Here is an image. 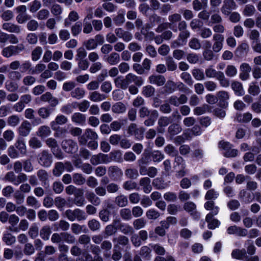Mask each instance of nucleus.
<instances>
[{"label": "nucleus", "mask_w": 261, "mask_h": 261, "mask_svg": "<svg viewBox=\"0 0 261 261\" xmlns=\"http://www.w3.org/2000/svg\"><path fill=\"white\" fill-rule=\"evenodd\" d=\"M65 215L70 221H74L76 219L80 221L85 220L87 218L85 213L79 208H76L74 210L70 209L67 210L65 211Z\"/></svg>", "instance_id": "1"}, {"label": "nucleus", "mask_w": 261, "mask_h": 261, "mask_svg": "<svg viewBox=\"0 0 261 261\" xmlns=\"http://www.w3.org/2000/svg\"><path fill=\"white\" fill-rule=\"evenodd\" d=\"M98 138V135L91 128H87L84 134L78 138V141L80 145H85L88 140H97Z\"/></svg>", "instance_id": "2"}, {"label": "nucleus", "mask_w": 261, "mask_h": 261, "mask_svg": "<svg viewBox=\"0 0 261 261\" xmlns=\"http://www.w3.org/2000/svg\"><path fill=\"white\" fill-rule=\"evenodd\" d=\"M61 146L64 151L69 154H73L78 150L77 143L71 139L63 140Z\"/></svg>", "instance_id": "3"}, {"label": "nucleus", "mask_w": 261, "mask_h": 261, "mask_svg": "<svg viewBox=\"0 0 261 261\" xmlns=\"http://www.w3.org/2000/svg\"><path fill=\"white\" fill-rule=\"evenodd\" d=\"M38 162L41 166L49 167L53 162L52 155L48 151L44 150L38 154Z\"/></svg>", "instance_id": "4"}, {"label": "nucleus", "mask_w": 261, "mask_h": 261, "mask_svg": "<svg viewBox=\"0 0 261 261\" xmlns=\"http://www.w3.org/2000/svg\"><path fill=\"white\" fill-rule=\"evenodd\" d=\"M236 8L237 4L234 0H224L221 8V11L224 15L227 16Z\"/></svg>", "instance_id": "5"}, {"label": "nucleus", "mask_w": 261, "mask_h": 261, "mask_svg": "<svg viewBox=\"0 0 261 261\" xmlns=\"http://www.w3.org/2000/svg\"><path fill=\"white\" fill-rule=\"evenodd\" d=\"M224 39L223 35L219 34H214L213 40L214 43L213 45V50L215 53L219 52L223 47V42Z\"/></svg>", "instance_id": "6"}, {"label": "nucleus", "mask_w": 261, "mask_h": 261, "mask_svg": "<svg viewBox=\"0 0 261 261\" xmlns=\"http://www.w3.org/2000/svg\"><path fill=\"white\" fill-rule=\"evenodd\" d=\"M187 101L188 97L184 94H180L179 97L175 95H172L168 99L169 103L174 107H178L180 105H184L186 103Z\"/></svg>", "instance_id": "7"}, {"label": "nucleus", "mask_w": 261, "mask_h": 261, "mask_svg": "<svg viewBox=\"0 0 261 261\" xmlns=\"http://www.w3.org/2000/svg\"><path fill=\"white\" fill-rule=\"evenodd\" d=\"M40 100L43 102H48L52 108L56 107L59 104L58 98L54 97L49 92H46L40 96Z\"/></svg>", "instance_id": "8"}, {"label": "nucleus", "mask_w": 261, "mask_h": 261, "mask_svg": "<svg viewBox=\"0 0 261 261\" xmlns=\"http://www.w3.org/2000/svg\"><path fill=\"white\" fill-rule=\"evenodd\" d=\"M108 175L115 180L120 179L123 175L122 170L116 166H112L108 168Z\"/></svg>", "instance_id": "9"}, {"label": "nucleus", "mask_w": 261, "mask_h": 261, "mask_svg": "<svg viewBox=\"0 0 261 261\" xmlns=\"http://www.w3.org/2000/svg\"><path fill=\"white\" fill-rule=\"evenodd\" d=\"M196 208V206L193 202H187L184 205V209L190 213L194 219H198L200 218V214L197 212Z\"/></svg>", "instance_id": "10"}, {"label": "nucleus", "mask_w": 261, "mask_h": 261, "mask_svg": "<svg viewBox=\"0 0 261 261\" xmlns=\"http://www.w3.org/2000/svg\"><path fill=\"white\" fill-rule=\"evenodd\" d=\"M162 18L156 13H153L148 17V23L145 24L146 29L150 30L156 25L160 23Z\"/></svg>", "instance_id": "11"}, {"label": "nucleus", "mask_w": 261, "mask_h": 261, "mask_svg": "<svg viewBox=\"0 0 261 261\" xmlns=\"http://www.w3.org/2000/svg\"><path fill=\"white\" fill-rule=\"evenodd\" d=\"M227 232L229 234H236L240 237H245L248 234L246 229L236 225L229 226L227 229Z\"/></svg>", "instance_id": "12"}, {"label": "nucleus", "mask_w": 261, "mask_h": 261, "mask_svg": "<svg viewBox=\"0 0 261 261\" xmlns=\"http://www.w3.org/2000/svg\"><path fill=\"white\" fill-rule=\"evenodd\" d=\"M125 80L126 81V84L128 87V85L132 83L138 86H141L143 83V80L140 76H138L136 75L129 73L125 76Z\"/></svg>", "instance_id": "13"}, {"label": "nucleus", "mask_w": 261, "mask_h": 261, "mask_svg": "<svg viewBox=\"0 0 261 261\" xmlns=\"http://www.w3.org/2000/svg\"><path fill=\"white\" fill-rule=\"evenodd\" d=\"M90 162L94 166L100 164H107L108 163L107 154L99 153L97 154L93 155L90 159Z\"/></svg>", "instance_id": "14"}, {"label": "nucleus", "mask_w": 261, "mask_h": 261, "mask_svg": "<svg viewBox=\"0 0 261 261\" xmlns=\"http://www.w3.org/2000/svg\"><path fill=\"white\" fill-rule=\"evenodd\" d=\"M149 82L151 84L158 86H163L166 82V79L164 75L161 74H152L148 77Z\"/></svg>", "instance_id": "15"}, {"label": "nucleus", "mask_w": 261, "mask_h": 261, "mask_svg": "<svg viewBox=\"0 0 261 261\" xmlns=\"http://www.w3.org/2000/svg\"><path fill=\"white\" fill-rule=\"evenodd\" d=\"M37 176L39 181L44 187L49 186V173L44 169H39L37 172Z\"/></svg>", "instance_id": "16"}, {"label": "nucleus", "mask_w": 261, "mask_h": 261, "mask_svg": "<svg viewBox=\"0 0 261 261\" xmlns=\"http://www.w3.org/2000/svg\"><path fill=\"white\" fill-rule=\"evenodd\" d=\"M31 123L25 120L24 121L18 128L19 135L22 137H27L30 134L31 130Z\"/></svg>", "instance_id": "17"}, {"label": "nucleus", "mask_w": 261, "mask_h": 261, "mask_svg": "<svg viewBox=\"0 0 261 261\" xmlns=\"http://www.w3.org/2000/svg\"><path fill=\"white\" fill-rule=\"evenodd\" d=\"M113 242L114 244V247L118 248L119 246H125L129 244L128 238L124 235H119L113 238Z\"/></svg>", "instance_id": "18"}, {"label": "nucleus", "mask_w": 261, "mask_h": 261, "mask_svg": "<svg viewBox=\"0 0 261 261\" xmlns=\"http://www.w3.org/2000/svg\"><path fill=\"white\" fill-rule=\"evenodd\" d=\"M139 184L140 186L142 187L145 193L147 194L151 191L152 186L151 185V180L150 178L148 177L141 178L139 180Z\"/></svg>", "instance_id": "19"}, {"label": "nucleus", "mask_w": 261, "mask_h": 261, "mask_svg": "<svg viewBox=\"0 0 261 261\" xmlns=\"http://www.w3.org/2000/svg\"><path fill=\"white\" fill-rule=\"evenodd\" d=\"M112 248V244L109 240H104L100 245V248L103 250V256L105 258L111 257L110 250Z\"/></svg>", "instance_id": "20"}, {"label": "nucleus", "mask_w": 261, "mask_h": 261, "mask_svg": "<svg viewBox=\"0 0 261 261\" xmlns=\"http://www.w3.org/2000/svg\"><path fill=\"white\" fill-rule=\"evenodd\" d=\"M182 131L181 126L176 123H173L168 127L167 132L171 137H172Z\"/></svg>", "instance_id": "21"}, {"label": "nucleus", "mask_w": 261, "mask_h": 261, "mask_svg": "<svg viewBox=\"0 0 261 261\" xmlns=\"http://www.w3.org/2000/svg\"><path fill=\"white\" fill-rule=\"evenodd\" d=\"M106 61L111 65H115L120 61V55L117 52H112L108 56Z\"/></svg>", "instance_id": "22"}, {"label": "nucleus", "mask_w": 261, "mask_h": 261, "mask_svg": "<svg viewBox=\"0 0 261 261\" xmlns=\"http://www.w3.org/2000/svg\"><path fill=\"white\" fill-rule=\"evenodd\" d=\"M108 163L112 161L120 162L122 159V153L119 150H114L107 154Z\"/></svg>", "instance_id": "23"}, {"label": "nucleus", "mask_w": 261, "mask_h": 261, "mask_svg": "<svg viewBox=\"0 0 261 261\" xmlns=\"http://www.w3.org/2000/svg\"><path fill=\"white\" fill-rule=\"evenodd\" d=\"M126 107L122 102H117L112 106V111L115 114H122L126 112Z\"/></svg>", "instance_id": "24"}, {"label": "nucleus", "mask_w": 261, "mask_h": 261, "mask_svg": "<svg viewBox=\"0 0 261 261\" xmlns=\"http://www.w3.org/2000/svg\"><path fill=\"white\" fill-rule=\"evenodd\" d=\"M3 29L10 33H19L20 28L19 25L11 22H6L3 24Z\"/></svg>", "instance_id": "25"}, {"label": "nucleus", "mask_w": 261, "mask_h": 261, "mask_svg": "<svg viewBox=\"0 0 261 261\" xmlns=\"http://www.w3.org/2000/svg\"><path fill=\"white\" fill-rule=\"evenodd\" d=\"M86 197L90 202L94 205H99L101 203L100 199L93 192H86Z\"/></svg>", "instance_id": "26"}, {"label": "nucleus", "mask_w": 261, "mask_h": 261, "mask_svg": "<svg viewBox=\"0 0 261 261\" xmlns=\"http://www.w3.org/2000/svg\"><path fill=\"white\" fill-rule=\"evenodd\" d=\"M52 232L51 228L49 225L43 226L40 230V236L41 238L44 240L47 241L49 239L50 235Z\"/></svg>", "instance_id": "27"}, {"label": "nucleus", "mask_w": 261, "mask_h": 261, "mask_svg": "<svg viewBox=\"0 0 261 261\" xmlns=\"http://www.w3.org/2000/svg\"><path fill=\"white\" fill-rule=\"evenodd\" d=\"M118 229L124 234H131L135 232L134 228L127 223H120Z\"/></svg>", "instance_id": "28"}, {"label": "nucleus", "mask_w": 261, "mask_h": 261, "mask_svg": "<svg viewBox=\"0 0 261 261\" xmlns=\"http://www.w3.org/2000/svg\"><path fill=\"white\" fill-rule=\"evenodd\" d=\"M113 21L116 26L122 25L125 21L124 11L122 10H119L117 14L113 18Z\"/></svg>", "instance_id": "29"}, {"label": "nucleus", "mask_w": 261, "mask_h": 261, "mask_svg": "<svg viewBox=\"0 0 261 261\" xmlns=\"http://www.w3.org/2000/svg\"><path fill=\"white\" fill-rule=\"evenodd\" d=\"M115 204L120 207H124L127 205L128 201L126 196L120 194L115 198Z\"/></svg>", "instance_id": "30"}, {"label": "nucleus", "mask_w": 261, "mask_h": 261, "mask_svg": "<svg viewBox=\"0 0 261 261\" xmlns=\"http://www.w3.org/2000/svg\"><path fill=\"white\" fill-rule=\"evenodd\" d=\"M170 28L174 32H176L177 31V29L176 27H171L170 24H169V22H161L159 23L157 27V28L155 29V31L156 33H160L162 32H164L167 30V29Z\"/></svg>", "instance_id": "31"}, {"label": "nucleus", "mask_w": 261, "mask_h": 261, "mask_svg": "<svg viewBox=\"0 0 261 261\" xmlns=\"http://www.w3.org/2000/svg\"><path fill=\"white\" fill-rule=\"evenodd\" d=\"M15 147L19 150L20 153L22 154H25L27 153V147L22 138L19 137L15 144Z\"/></svg>", "instance_id": "32"}, {"label": "nucleus", "mask_w": 261, "mask_h": 261, "mask_svg": "<svg viewBox=\"0 0 261 261\" xmlns=\"http://www.w3.org/2000/svg\"><path fill=\"white\" fill-rule=\"evenodd\" d=\"M181 16L180 14L175 13L168 16V19L171 27H176L175 24L181 20Z\"/></svg>", "instance_id": "33"}, {"label": "nucleus", "mask_w": 261, "mask_h": 261, "mask_svg": "<svg viewBox=\"0 0 261 261\" xmlns=\"http://www.w3.org/2000/svg\"><path fill=\"white\" fill-rule=\"evenodd\" d=\"M107 98L106 95L101 94L97 91H94L90 93L89 98L94 102H98L105 99Z\"/></svg>", "instance_id": "34"}, {"label": "nucleus", "mask_w": 261, "mask_h": 261, "mask_svg": "<svg viewBox=\"0 0 261 261\" xmlns=\"http://www.w3.org/2000/svg\"><path fill=\"white\" fill-rule=\"evenodd\" d=\"M231 86L237 95L242 96L244 94V91L241 83L237 81L233 82Z\"/></svg>", "instance_id": "35"}, {"label": "nucleus", "mask_w": 261, "mask_h": 261, "mask_svg": "<svg viewBox=\"0 0 261 261\" xmlns=\"http://www.w3.org/2000/svg\"><path fill=\"white\" fill-rule=\"evenodd\" d=\"M115 222L114 221L113 223ZM117 230L118 228L113 223L106 226L103 233L106 237H108L116 234L117 232Z\"/></svg>", "instance_id": "36"}, {"label": "nucleus", "mask_w": 261, "mask_h": 261, "mask_svg": "<svg viewBox=\"0 0 261 261\" xmlns=\"http://www.w3.org/2000/svg\"><path fill=\"white\" fill-rule=\"evenodd\" d=\"M246 254V251L245 249H236L232 250L231 256L233 258L242 260L244 259Z\"/></svg>", "instance_id": "37"}, {"label": "nucleus", "mask_w": 261, "mask_h": 261, "mask_svg": "<svg viewBox=\"0 0 261 261\" xmlns=\"http://www.w3.org/2000/svg\"><path fill=\"white\" fill-rule=\"evenodd\" d=\"M19 221V218L16 215L13 214L10 215L9 218V222L11 226H9V229L12 231H18V229L17 228H13V227L17 225Z\"/></svg>", "instance_id": "38"}, {"label": "nucleus", "mask_w": 261, "mask_h": 261, "mask_svg": "<svg viewBox=\"0 0 261 261\" xmlns=\"http://www.w3.org/2000/svg\"><path fill=\"white\" fill-rule=\"evenodd\" d=\"M159 117L158 112L155 110H153L152 115L150 116L148 119L145 120L144 122V124L146 126H151L154 124V122L156 119Z\"/></svg>", "instance_id": "39"}, {"label": "nucleus", "mask_w": 261, "mask_h": 261, "mask_svg": "<svg viewBox=\"0 0 261 261\" xmlns=\"http://www.w3.org/2000/svg\"><path fill=\"white\" fill-rule=\"evenodd\" d=\"M151 249L147 246H142L140 250L139 255L143 258L149 260L151 258Z\"/></svg>", "instance_id": "40"}, {"label": "nucleus", "mask_w": 261, "mask_h": 261, "mask_svg": "<svg viewBox=\"0 0 261 261\" xmlns=\"http://www.w3.org/2000/svg\"><path fill=\"white\" fill-rule=\"evenodd\" d=\"M164 93L166 94H171L176 90V84L172 81L169 80L167 82L163 87Z\"/></svg>", "instance_id": "41"}, {"label": "nucleus", "mask_w": 261, "mask_h": 261, "mask_svg": "<svg viewBox=\"0 0 261 261\" xmlns=\"http://www.w3.org/2000/svg\"><path fill=\"white\" fill-rule=\"evenodd\" d=\"M64 171L63 163L59 162L55 164L53 174L56 177H59Z\"/></svg>", "instance_id": "42"}, {"label": "nucleus", "mask_w": 261, "mask_h": 261, "mask_svg": "<svg viewBox=\"0 0 261 261\" xmlns=\"http://www.w3.org/2000/svg\"><path fill=\"white\" fill-rule=\"evenodd\" d=\"M51 134V130L49 126L42 125L40 126L37 133V135L41 138H45Z\"/></svg>", "instance_id": "43"}, {"label": "nucleus", "mask_w": 261, "mask_h": 261, "mask_svg": "<svg viewBox=\"0 0 261 261\" xmlns=\"http://www.w3.org/2000/svg\"><path fill=\"white\" fill-rule=\"evenodd\" d=\"M114 83L116 87L117 88L124 90L128 88L125 78H123L122 76H119L115 78Z\"/></svg>", "instance_id": "44"}, {"label": "nucleus", "mask_w": 261, "mask_h": 261, "mask_svg": "<svg viewBox=\"0 0 261 261\" xmlns=\"http://www.w3.org/2000/svg\"><path fill=\"white\" fill-rule=\"evenodd\" d=\"M71 120L76 123L83 124L85 122L86 116L82 113H75L72 115Z\"/></svg>", "instance_id": "45"}, {"label": "nucleus", "mask_w": 261, "mask_h": 261, "mask_svg": "<svg viewBox=\"0 0 261 261\" xmlns=\"http://www.w3.org/2000/svg\"><path fill=\"white\" fill-rule=\"evenodd\" d=\"M121 218L125 221H129L132 219V211L129 208H124L120 211Z\"/></svg>", "instance_id": "46"}, {"label": "nucleus", "mask_w": 261, "mask_h": 261, "mask_svg": "<svg viewBox=\"0 0 261 261\" xmlns=\"http://www.w3.org/2000/svg\"><path fill=\"white\" fill-rule=\"evenodd\" d=\"M85 93V92L83 89L76 88L71 92L70 95L74 98L80 99L84 97Z\"/></svg>", "instance_id": "47"}, {"label": "nucleus", "mask_w": 261, "mask_h": 261, "mask_svg": "<svg viewBox=\"0 0 261 261\" xmlns=\"http://www.w3.org/2000/svg\"><path fill=\"white\" fill-rule=\"evenodd\" d=\"M52 111H53V110L48 107H41L38 110V113L40 117L45 119L50 115Z\"/></svg>", "instance_id": "48"}, {"label": "nucleus", "mask_w": 261, "mask_h": 261, "mask_svg": "<svg viewBox=\"0 0 261 261\" xmlns=\"http://www.w3.org/2000/svg\"><path fill=\"white\" fill-rule=\"evenodd\" d=\"M76 108V102H74L63 106L61 109V111L65 114L69 115L73 112V109Z\"/></svg>", "instance_id": "49"}, {"label": "nucleus", "mask_w": 261, "mask_h": 261, "mask_svg": "<svg viewBox=\"0 0 261 261\" xmlns=\"http://www.w3.org/2000/svg\"><path fill=\"white\" fill-rule=\"evenodd\" d=\"M88 226L92 231H96L100 229L101 225L98 220L92 219L88 222Z\"/></svg>", "instance_id": "50"}, {"label": "nucleus", "mask_w": 261, "mask_h": 261, "mask_svg": "<svg viewBox=\"0 0 261 261\" xmlns=\"http://www.w3.org/2000/svg\"><path fill=\"white\" fill-rule=\"evenodd\" d=\"M155 93V89L151 85L144 86L142 88V93L146 97L152 96Z\"/></svg>", "instance_id": "51"}, {"label": "nucleus", "mask_w": 261, "mask_h": 261, "mask_svg": "<svg viewBox=\"0 0 261 261\" xmlns=\"http://www.w3.org/2000/svg\"><path fill=\"white\" fill-rule=\"evenodd\" d=\"M68 121L67 118L63 115H60L56 117L55 121L50 123V125L52 127L56 124L63 125L66 123Z\"/></svg>", "instance_id": "52"}, {"label": "nucleus", "mask_w": 261, "mask_h": 261, "mask_svg": "<svg viewBox=\"0 0 261 261\" xmlns=\"http://www.w3.org/2000/svg\"><path fill=\"white\" fill-rule=\"evenodd\" d=\"M165 61L168 71H173L177 69V64L172 57H167L166 58Z\"/></svg>", "instance_id": "53"}, {"label": "nucleus", "mask_w": 261, "mask_h": 261, "mask_svg": "<svg viewBox=\"0 0 261 261\" xmlns=\"http://www.w3.org/2000/svg\"><path fill=\"white\" fill-rule=\"evenodd\" d=\"M29 146L33 149H37L42 147L41 141L37 137H34L30 139L29 141Z\"/></svg>", "instance_id": "54"}, {"label": "nucleus", "mask_w": 261, "mask_h": 261, "mask_svg": "<svg viewBox=\"0 0 261 261\" xmlns=\"http://www.w3.org/2000/svg\"><path fill=\"white\" fill-rule=\"evenodd\" d=\"M98 216L102 221L107 222L110 219V211L107 208H102L99 211Z\"/></svg>", "instance_id": "55"}, {"label": "nucleus", "mask_w": 261, "mask_h": 261, "mask_svg": "<svg viewBox=\"0 0 261 261\" xmlns=\"http://www.w3.org/2000/svg\"><path fill=\"white\" fill-rule=\"evenodd\" d=\"M61 234L62 235V238L63 239V241L67 244H74L76 239L75 237L72 234L68 232H61Z\"/></svg>", "instance_id": "56"}, {"label": "nucleus", "mask_w": 261, "mask_h": 261, "mask_svg": "<svg viewBox=\"0 0 261 261\" xmlns=\"http://www.w3.org/2000/svg\"><path fill=\"white\" fill-rule=\"evenodd\" d=\"M73 183L76 185H82L85 181L86 179L82 174L76 173L72 176Z\"/></svg>", "instance_id": "57"}, {"label": "nucleus", "mask_w": 261, "mask_h": 261, "mask_svg": "<svg viewBox=\"0 0 261 261\" xmlns=\"http://www.w3.org/2000/svg\"><path fill=\"white\" fill-rule=\"evenodd\" d=\"M221 72V71H216L215 69H213L212 66L206 68L205 70V75L206 77L208 78L215 77L217 79Z\"/></svg>", "instance_id": "58"}, {"label": "nucleus", "mask_w": 261, "mask_h": 261, "mask_svg": "<svg viewBox=\"0 0 261 261\" xmlns=\"http://www.w3.org/2000/svg\"><path fill=\"white\" fill-rule=\"evenodd\" d=\"M153 110H149L148 108L145 106L140 107L139 110V116L141 118L150 116L152 115Z\"/></svg>", "instance_id": "59"}, {"label": "nucleus", "mask_w": 261, "mask_h": 261, "mask_svg": "<svg viewBox=\"0 0 261 261\" xmlns=\"http://www.w3.org/2000/svg\"><path fill=\"white\" fill-rule=\"evenodd\" d=\"M164 151L169 156L174 157L178 154V150L171 144L166 145L164 148Z\"/></svg>", "instance_id": "60"}, {"label": "nucleus", "mask_w": 261, "mask_h": 261, "mask_svg": "<svg viewBox=\"0 0 261 261\" xmlns=\"http://www.w3.org/2000/svg\"><path fill=\"white\" fill-rule=\"evenodd\" d=\"M28 234L32 239H35L39 234V228L36 224H33L29 228Z\"/></svg>", "instance_id": "61"}, {"label": "nucleus", "mask_w": 261, "mask_h": 261, "mask_svg": "<svg viewBox=\"0 0 261 261\" xmlns=\"http://www.w3.org/2000/svg\"><path fill=\"white\" fill-rule=\"evenodd\" d=\"M146 224V221L143 218L137 219L133 222L134 228L136 230H139L144 227Z\"/></svg>", "instance_id": "62"}, {"label": "nucleus", "mask_w": 261, "mask_h": 261, "mask_svg": "<svg viewBox=\"0 0 261 261\" xmlns=\"http://www.w3.org/2000/svg\"><path fill=\"white\" fill-rule=\"evenodd\" d=\"M225 72L227 76L231 77L237 75L238 70L234 65H228L226 66Z\"/></svg>", "instance_id": "63"}, {"label": "nucleus", "mask_w": 261, "mask_h": 261, "mask_svg": "<svg viewBox=\"0 0 261 261\" xmlns=\"http://www.w3.org/2000/svg\"><path fill=\"white\" fill-rule=\"evenodd\" d=\"M62 7L58 4H54L50 8L51 13L56 17L59 16L62 14Z\"/></svg>", "instance_id": "64"}]
</instances>
